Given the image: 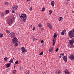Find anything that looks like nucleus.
Here are the masks:
<instances>
[{
  "mask_svg": "<svg viewBox=\"0 0 74 74\" xmlns=\"http://www.w3.org/2000/svg\"><path fill=\"white\" fill-rule=\"evenodd\" d=\"M15 64H17L18 63V60L16 61L15 62Z\"/></svg>",
  "mask_w": 74,
  "mask_h": 74,
  "instance_id": "31",
  "label": "nucleus"
},
{
  "mask_svg": "<svg viewBox=\"0 0 74 74\" xmlns=\"http://www.w3.org/2000/svg\"><path fill=\"white\" fill-rule=\"evenodd\" d=\"M71 47V48H73V47H74V46H72V47Z\"/></svg>",
  "mask_w": 74,
  "mask_h": 74,
  "instance_id": "45",
  "label": "nucleus"
},
{
  "mask_svg": "<svg viewBox=\"0 0 74 74\" xmlns=\"http://www.w3.org/2000/svg\"><path fill=\"white\" fill-rule=\"evenodd\" d=\"M58 36V33H56L54 34V35L53 36V45L54 46L55 44V42H56V37Z\"/></svg>",
  "mask_w": 74,
  "mask_h": 74,
  "instance_id": "4",
  "label": "nucleus"
},
{
  "mask_svg": "<svg viewBox=\"0 0 74 74\" xmlns=\"http://www.w3.org/2000/svg\"><path fill=\"white\" fill-rule=\"evenodd\" d=\"M5 4L6 5H8L9 4L8 2H6Z\"/></svg>",
  "mask_w": 74,
  "mask_h": 74,
  "instance_id": "33",
  "label": "nucleus"
},
{
  "mask_svg": "<svg viewBox=\"0 0 74 74\" xmlns=\"http://www.w3.org/2000/svg\"><path fill=\"white\" fill-rule=\"evenodd\" d=\"M51 4L53 7H54V5L55 4V2L53 1L51 2Z\"/></svg>",
  "mask_w": 74,
  "mask_h": 74,
  "instance_id": "14",
  "label": "nucleus"
},
{
  "mask_svg": "<svg viewBox=\"0 0 74 74\" xmlns=\"http://www.w3.org/2000/svg\"><path fill=\"white\" fill-rule=\"evenodd\" d=\"M14 8H15V6H13L12 7V8L13 9H14Z\"/></svg>",
  "mask_w": 74,
  "mask_h": 74,
  "instance_id": "41",
  "label": "nucleus"
},
{
  "mask_svg": "<svg viewBox=\"0 0 74 74\" xmlns=\"http://www.w3.org/2000/svg\"><path fill=\"white\" fill-rule=\"evenodd\" d=\"M59 51V48H57L56 49V52H58Z\"/></svg>",
  "mask_w": 74,
  "mask_h": 74,
  "instance_id": "30",
  "label": "nucleus"
},
{
  "mask_svg": "<svg viewBox=\"0 0 74 74\" xmlns=\"http://www.w3.org/2000/svg\"><path fill=\"white\" fill-rule=\"evenodd\" d=\"M34 30H35V27H34L33 29H32V30L33 31H34Z\"/></svg>",
  "mask_w": 74,
  "mask_h": 74,
  "instance_id": "38",
  "label": "nucleus"
},
{
  "mask_svg": "<svg viewBox=\"0 0 74 74\" xmlns=\"http://www.w3.org/2000/svg\"><path fill=\"white\" fill-rule=\"evenodd\" d=\"M69 58L71 60H74V55L73 54H71Z\"/></svg>",
  "mask_w": 74,
  "mask_h": 74,
  "instance_id": "8",
  "label": "nucleus"
},
{
  "mask_svg": "<svg viewBox=\"0 0 74 74\" xmlns=\"http://www.w3.org/2000/svg\"><path fill=\"white\" fill-rule=\"evenodd\" d=\"M68 35L71 38L74 37V29L69 32Z\"/></svg>",
  "mask_w": 74,
  "mask_h": 74,
  "instance_id": "3",
  "label": "nucleus"
},
{
  "mask_svg": "<svg viewBox=\"0 0 74 74\" xmlns=\"http://www.w3.org/2000/svg\"><path fill=\"white\" fill-rule=\"evenodd\" d=\"M41 74H45V72H43Z\"/></svg>",
  "mask_w": 74,
  "mask_h": 74,
  "instance_id": "37",
  "label": "nucleus"
},
{
  "mask_svg": "<svg viewBox=\"0 0 74 74\" xmlns=\"http://www.w3.org/2000/svg\"><path fill=\"white\" fill-rule=\"evenodd\" d=\"M15 67H16V66H14V69H15Z\"/></svg>",
  "mask_w": 74,
  "mask_h": 74,
  "instance_id": "43",
  "label": "nucleus"
},
{
  "mask_svg": "<svg viewBox=\"0 0 74 74\" xmlns=\"http://www.w3.org/2000/svg\"><path fill=\"white\" fill-rule=\"evenodd\" d=\"M53 47H51L50 48L49 50V52H52L53 51Z\"/></svg>",
  "mask_w": 74,
  "mask_h": 74,
  "instance_id": "10",
  "label": "nucleus"
},
{
  "mask_svg": "<svg viewBox=\"0 0 74 74\" xmlns=\"http://www.w3.org/2000/svg\"><path fill=\"white\" fill-rule=\"evenodd\" d=\"M72 12H73V13H74V11H73Z\"/></svg>",
  "mask_w": 74,
  "mask_h": 74,
  "instance_id": "46",
  "label": "nucleus"
},
{
  "mask_svg": "<svg viewBox=\"0 0 74 74\" xmlns=\"http://www.w3.org/2000/svg\"><path fill=\"white\" fill-rule=\"evenodd\" d=\"M21 49L22 51V52L24 53V52H27V50H26L25 48L24 47H22L21 48Z\"/></svg>",
  "mask_w": 74,
  "mask_h": 74,
  "instance_id": "6",
  "label": "nucleus"
},
{
  "mask_svg": "<svg viewBox=\"0 0 74 74\" xmlns=\"http://www.w3.org/2000/svg\"><path fill=\"white\" fill-rule=\"evenodd\" d=\"M47 26L49 27V26H51V23H47Z\"/></svg>",
  "mask_w": 74,
  "mask_h": 74,
  "instance_id": "20",
  "label": "nucleus"
},
{
  "mask_svg": "<svg viewBox=\"0 0 74 74\" xmlns=\"http://www.w3.org/2000/svg\"><path fill=\"white\" fill-rule=\"evenodd\" d=\"M20 18L22 19V20L23 23H26V19H27V16L26 14H23L20 16Z\"/></svg>",
  "mask_w": 74,
  "mask_h": 74,
  "instance_id": "2",
  "label": "nucleus"
},
{
  "mask_svg": "<svg viewBox=\"0 0 74 74\" xmlns=\"http://www.w3.org/2000/svg\"><path fill=\"white\" fill-rule=\"evenodd\" d=\"M29 71H28V72H27V74H29Z\"/></svg>",
  "mask_w": 74,
  "mask_h": 74,
  "instance_id": "40",
  "label": "nucleus"
},
{
  "mask_svg": "<svg viewBox=\"0 0 74 74\" xmlns=\"http://www.w3.org/2000/svg\"><path fill=\"white\" fill-rule=\"evenodd\" d=\"M33 40L34 41H34H36V40H37V39H36V38H34L33 39Z\"/></svg>",
  "mask_w": 74,
  "mask_h": 74,
  "instance_id": "35",
  "label": "nucleus"
},
{
  "mask_svg": "<svg viewBox=\"0 0 74 74\" xmlns=\"http://www.w3.org/2000/svg\"><path fill=\"white\" fill-rule=\"evenodd\" d=\"M9 10H6L5 12V14H8L9 13Z\"/></svg>",
  "mask_w": 74,
  "mask_h": 74,
  "instance_id": "15",
  "label": "nucleus"
},
{
  "mask_svg": "<svg viewBox=\"0 0 74 74\" xmlns=\"http://www.w3.org/2000/svg\"><path fill=\"white\" fill-rule=\"evenodd\" d=\"M18 6H14V8H15V9H16H16H17V8H18Z\"/></svg>",
  "mask_w": 74,
  "mask_h": 74,
  "instance_id": "28",
  "label": "nucleus"
},
{
  "mask_svg": "<svg viewBox=\"0 0 74 74\" xmlns=\"http://www.w3.org/2000/svg\"><path fill=\"white\" fill-rule=\"evenodd\" d=\"M49 15H51L52 13V11L51 10H49Z\"/></svg>",
  "mask_w": 74,
  "mask_h": 74,
  "instance_id": "19",
  "label": "nucleus"
},
{
  "mask_svg": "<svg viewBox=\"0 0 74 74\" xmlns=\"http://www.w3.org/2000/svg\"><path fill=\"white\" fill-rule=\"evenodd\" d=\"M6 67H9L10 66H11V63H8L6 65Z\"/></svg>",
  "mask_w": 74,
  "mask_h": 74,
  "instance_id": "16",
  "label": "nucleus"
},
{
  "mask_svg": "<svg viewBox=\"0 0 74 74\" xmlns=\"http://www.w3.org/2000/svg\"><path fill=\"white\" fill-rule=\"evenodd\" d=\"M6 32L7 33H10V32L9 30H6Z\"/></svg>",
  "mask_w": 74,
  "mask_h": 74,
  "instance_id": "29",
  "label": "nucleus"
},
{
  "mask_svg": "<svg viewBox=\"0 0 74 74\" xmlns=\"http://www.w3.org/2000/svg\"><path fill=\"white\" fill-rule=\"evenodd\" d=\"M38 26L40 27H41V26H42V25H41V24H39L38 25Z\"/></svg>",
  "mask_w": 74,
  "mask_h": 74,
  "instance_id": "26",
  "label": "nucleus"
},
{
  "mask_svg": "<svg viewBox=\"0 0 74 74\" xmlns=\"http://www.w3.org/2000/svg\"><path fill=\"white\" fill-rule=\"evenodd\" d=\"M29 10L30 11H32V7L30 8L29 9Z\"/></svg>",
  "mask_w": 74,
  "mask_h": 74,
  "instance_id": "34",
  "label": "nucleus"
},
{
  "mask_svg": "<svg viewBox=\"0 0 74 74\" xmlns=\"http://www.w3.org/2000/svg\"><path fill=\"white\" fill-rule=\"evenodd\" d=\"M41 43H44V40H42L41 42Z\"/></svg>",
  "mask_w": 74,
  "mask_h": 74,
  "instance_id": "39",
  "label": "nucleus"
},
{
  "mask_svg": "<svg viewBox=\"0 0 74 74\" xmlns=\"http://www.w3.org/2000/svg\"><path fill=\"white\" fill-rule=\"evenodd\" d=\"M30 27H31L32 28L33 27V26L32 25H31Z\"/></svg>",
  "mask_w": 74,
  "mask_h": 74,
  "instance_id": "42",
  "label": "nucleus"
},
{
  "mask_svg": "<svg viewBox=\"0 0 74 74\" xmlns=\"http://www.w3.org/2000/svg\"><path fill=\"white\" fill-rule=\"evenodd\" d=\"M16 72V70H14V71H13V74H15V73Z\"/></svg>",
  "mask_w": 74,
  "mask_h": 74,
  "instance_id": "23",
  "label": "nucleus"
},
{
  "mask_svg": "<svg viewBox=\"0 0 74 74\" xmlns=\"http://www.w3.org/2000/svg\"><path fill=\"white\" fill-rule=\"evenodd\" d=\"M60 71H59L58 72H56V74H60Z\"/></svg>",
  "mask_w": 74,
  "mask_h": 74,
  "instance_id": "17",
  "label": "nucleus"
},
{
  "mask_svg": "<svg viewBox=\"0 0 74 74\" xmlns=\"http://www.w3.org/2000/svg\"><path fill=\"white\" fill-rule=\"evenodd\" d=\"M12 13H14V12H15V10H13L12 11Z\"/></svg>",
  "mask_w": 74,
  "mask_h": 74,
  "instance_id": "36",
  "label": "nucleus"
},
{
  "mask_svg": "<svg viewBox=\"0 0 74 74\" xmlns=\"http://www.w3.org/2000/svg\"><path fill=\"white\" fill-rule=\"evenodd\" d=\"M58 20L60 21H62V20H63V17H60L59 18Z\"/></svg>",
  "mask_w": 74,
  "mask_h": 74,
  "instance_id": "13",
  "label": "nucleus"
},
{
  "mask_svg": "<svg viewBox=\"0 0 74 74\" xmlns=\"http://www.w3.org/2000/svg\"><path fill=\"white\" fill-rule=\"evenodd\" d=\"M13 59H14V58H13Z\"/></svg>",
  "mask_w": 74,
  "mask_h": 74,
  "instance_id": "51",
  "label": "nucleus"
},
{
  "mask_svg": "<svg viewBox=\"0 0 74 74\" xmlns=\"http://www.w3.org/2000/svg\"><path fill=\"white\" fill-rule=\"evenodd\" d=\"M62 59H63L64 62H67V56H63L62 57Z\"/></svg>",
  "mask_w": 74,
  "mask_h": 74,
  "instance_id": "7",
  "label": "nucleus"
},
{
  "mask_svg": "<svg viewBox=\"0 0 74 74\" xmlns=\"http://www.w3.org/2000/svg\"><path fill=\"white\" fill-rule=\"evenodd\" d=\"M45 11V8L43 7L42 9V11Z\"/></svg>",
  "mask_w": 74,
  "mask_h": 74,
  "instance_id": "24",
  "label": "nucleus"
},
{
  "mask_svg": "<svg viewBox=\"0 0 74 74\" xmlns=\"http://www.w3.org/2000/svg\"><path fill=\"white\" fill-rule=\"evenodd\" d=\"M22 68H21L20 70H22Z\"/></svg>",
  "mask_w": 74,
  "mask_h": 74,
  "instance_id": "44",
  "label": "nucleus"
},
{
  "mask_svg": "<svg viewBox=\"0 0 74 74\" xmlns=\"http://www.w3.org/2000/svg\"><path fill=\"white\" fill-rule=\"evenodd\" d=\"M8 59V58H7V57H5L4 59V60H5V61H7Z\"/></svg>",
  "mask_w": 74,
  "mask_h": 74,
  "instance_id": "18",
  "label": "nucleus"
},
{
  "mask_svg": "<svg viewBox=\"0 0 74 74\" xmlns=\"http://www.w3.org/2000/svg\"><path fill=\"white\" fill-rule=\"evenodd\" d=\"M64 56V53H61L60 56L59 58H61L62 56Z\"/></svg>",
  "mask_w": 74,
  "mask_h": 74,
  "instance_id": "12",
  "label": "nucleus"
},
{
  "mask_svg": "<svg viewBox=\"0 0 74 74\" xmlns=\"http://www.w3.org/2000/svg\"><path fill=\"white\" fill-rule=\"evenodd\" d=\"M14 18H12V19L9 20L7 21V23L10 26H11V24L13 23V22H14Z\"/></svg>",
  "mask_w": 74,
  "mask_h": 74,
  "instance_id": "5",
  "label": "nucleus"
},
{
  "mask_svg": "<svg viewBox=\"0 0 74 74\" xmlns=\"http://www.w3.org/2000/svg\"><path fill=\"white\" fill-rule=\"evenodd\" d=\"M14 62V60H11L10 61V63H12Z\"/></svg>",
  "mask_w": 74,
  "mask_h": 74,
  "instance_id": "22",
  "label": "nucleus"
},
{
  "mask_svg": "<svg viewBox=\"0 0 74 74\" xmlns=\"http://www.w3.org/2000/svg\"><path fill=\"white\" fill-rule=\"evenodd\" d=\"M66 14H68V12H66Z\"/></svg>",
  "mask_w": 74,
  "mask_h": 74,
  "instance_id": "48",
  "label": "nucleus"
},
{
  "mask_svg": "<svg viewBox=\"0 0 74 74\" xmlns=\"http://www.w3.org/2000/svg\"><path fill=\"white\" fill-rule=\"evenodd\" d=\"M9 36L12 38H14L12 40V43L14 44H15V47H17L18 44V39L16 37H15L16 36L15 33L14 32L11 33L9 35Z\"/></svg>",
  "mask_w": 74,
  "mask_h": 74,
  "instance_id": "1",
  "label": "nucleus"
},
{
  "mask_svg": "<svg viewBox=\"0 0 74 74\" xmlns=\"http://www.w3.org/2000/svg\"><path fill=\"white\" fill-rule=\"evenodd\" d=\"M67 0V1H70V0Z\"/></svg>",
  "mask_w": 74,
  "mask_h": 74,
  "instance_id": "49",
  "label": "nucleus"
},
{
  "mask_svg": "<svg viewBox=\"0 0 74 74\" xmlns=\"http://www.w3.org/2000/svg\"><path fill=\"white\" fill-rule=\"evenodd\" d=\"M65 73L66 74H69V71L68 70L66 69L65 71Z\"/></svg>",
  "mask_w": 74,
  "mask_h": 74,
  "instance_id": "11",
  "label": "nucleus"
},
{
  "mask_svg": "<svg viewBox=\"0 0 74 74\" xmlns=\"http://www.w3.org/2000/svg\"><path fill=\"white\" fill-rule=\"evenodd\" d=\"M27 1H30V0H27Z\"/></svg>",
  "mask_w": 74,
  "mask_h": 74,
  "instance_id": "50",
  "label": "nucleus"
},
{
  "mask_svg": "<svg viewBox=\"0 0 74 74\" xmlns=\"http://www.w3.org/2000/svg\"><path fill=\"white\" fill-rule=\"evenodd\" d=\"M42 30H44V29H42Z\"/></svg>",
  "mask_w": 74,
  "mask_h": 74,
  "instance_id": "47",
  "label": "nucleus"
},
{
  "mask_svg": "<svg viewBox=\"0 0 74 74\" xmlns=\"http://www.w3.org/2000/svg\"><path fill=\"white\" fill-rule=\"evenodd\" d=\"M1 15L2 16H4V14L3 13H2L1 14Z\"/></svg>",
  "mask_w": 74,
  "mask_h": 74,
  "instance_id": "32",
  "label": "nucleus"
},
{
  "mask_svg": "<svg viewBox=\"0 0 74 74\" xmlns=\"http://www.w3.org/2000/svg\"><path fill=\"white\" fill-rule=\"evenodd\" d=\"M43 55V51L42 52L39 54V55Z\"/></svg>",
  "mask_w": 74,
  "mask_h": 74,
  "instance_id": "27",
  "label": "nucleus"
},
{
  "mask_svg": "<svg viewBox=\"0 0 74 74\" xmlns=\"http://www.w3.org/2000/svg\"><path fill=\"white\" fill-rule=\"evenodd\" d=\"M65 32L66 33V30H63L62 32V35H64V34L65 33Z\"/></svg>",
  "mask_w": 74,
  "mask_h": 74,
  "instance_id": "9",
  "label": "nucleus"
},
{
  "mask_svg": "<svg viewBox=\"0 0 74 74\" xmlns=\"http://www.w3.org/2000/svg\"><path fill=\"white\" fill-rule=\"evenodd\" d=\"M48 27L50 29H52V25H50Z\"/></svg>",
  "mask_w": 74,
  "mask_h": 74,
  "instance_id": "21",
  "label": "nucleus"
},
{
  "mask_svg": "<svg viewBox=\"0 0 74 74\" xmlns=\"http://www.w3.org/2000/svg\"><path fill=\"white\" fill-rule=\"evenodd\" d=\"M3 36V34H0V37H2Z\"/></svg>",
  "mask_w": 74,
  "mask_h": 74,
  "instance_id": "25",
  "label": "nucleus"
}]
</instances>
